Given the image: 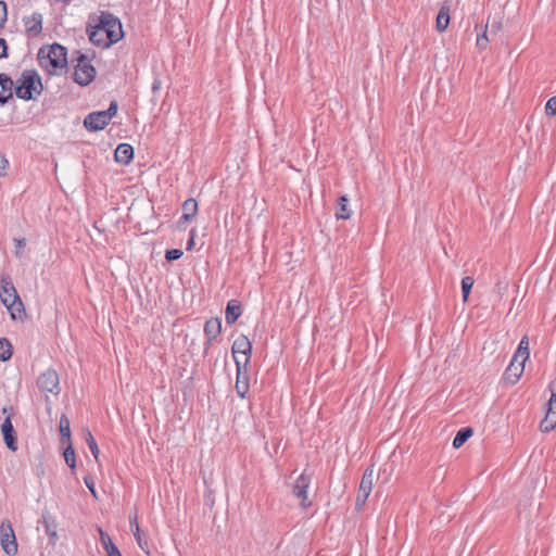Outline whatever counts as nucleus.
Wrapping results in <instances>:
<instances>
[{"instance_id": "35", "label": "nucleus", "mask_w": 556, "mask_h": 556, "mask_svg": "<svg viewBox=\"0 0 556 556\" xmlns=\"http://www.w3.org/2000/svg\"><path fill=\"white\" fill-rule=\"evenodd\" d=\"M182 251L179 249L167 250L165 253V258L169 262L179 260L182 256Z\"/></svg>"}, {"instance_id": "6", "label": "nucleus", "mask_w": 556, "mask_h": 556, "mask_svg": "<svg viewBox=\"0 0 556 556\" xmlns=\"http://www.w3.org/2000/svg\"><path fill=\"white\" fill-rule=\"evenodd\" d=\"M251 352L252 344L250 340L243 334L239 336L231 346V353L236 366H238V362H240L241 367H247L250 363Z\"/></svg>"}, {"instance_id": "25", "label": "nucleus", "mask_w": 556, "mask_h": 556, "mask_svg": "<svg viewBox=\"0 0 556 556\" xmlns=\"http://www.w3.org/2000/svg\"><path fill=\"white\" fill-rule=\"evenodd\" d=\"M349 199L346 195L339 198L336 208V217L338 219H349L351 217V211L348 208Z\"/></svg>"}, {"instance_id": "36", "label": "nucleus", "mask_w": 556, "mask_h": 556, "mask_svg": "<svg viewBox=\"0 0 556 556\" xmlns=\"http://www.w3.org/2000/svg\"><path fill=\"white\" fill-rule=\"evenodd\" d=\"M545 113L547 115H556V96L547 100L545 105Z\"/></svg>"}, {"instance_id": "46", "label": "nucleus", "mask_w": 556, "mask_h": 556, "mask_svg": "<svg viewBox=\"0 0 556 556\" xmlns=\"http://www.w3.org/2000/svg\"><path fill=\"white\" fill-rule=\"evenodd\" d=\"M65 2H68L70 0H64Z\"/></svg>"}, {"instance_id": "5", "label": "nucleus", "mask_w": 556, "mask_h": 556, "mask_svg": "<svg viewBox=\"0 0 556 556\" xmlns=\"http://www.w3.org/2000/svg\"><path fill=\"white\" fill-rule=\"evenodd\" d=\"M96 77V68L91 65L86 54L78 52L77 64L74 72V80L80 86H88Z\"/></svg>"}, {"instance_id": "27", "label": "nucleus", "mask_w": 556, "mask_h": 556, "mask_svg": "<svg viewBox=\"0 0 556 556\" xmlns=\"http://www.w3.org/2000/svg\"><path fill=\"white\" fill-rule=\"evenodd\" d=\"M540 429L543 432H551L556 429V413H546L544 419L540 424Z\"/></svg>"}, {"instance_id": "20", "label": "nucleus", "mask_w": 556, "mask_h": 556, "mask_svg": "<svg viewBox=\"0 0 556 556\" xmlns=\"http://www.w3.org/2000/svg\"><path fill=\"white\" fill-rule=\"evenodd\" d=\"M0 86L2 91L0 92V104L4 105L12 98V87L13 80L12 78L4 74H0Z\"/></svg>"}, {"instance_id": "15", "label": "nucleus", "mask_w": 556, "mask_h": 556, "mask_svg": "<svg viewBox=\"0 0 556 556\" xmlns=\"http://www.w3.org/2000/svg\"><path fill=\"white\" fill-rule=\"evenodd\" d=\"M236 367H237V379H236L235 388H236L237 394L241 399H244L249 391L248 368L241 367L240 362H238V366H236Z\"/></svg>"}, {"instance_id": "19", "label": "nucleus", "mask_w": 556, "mask_h": 556, "mask_svg": "<svg viewBox=\"0 0 556 556\" xmlns=\"http://www.w3.org/2000/svg\"><path fill=\"white\" fill-rule=\"evenodd\" d=\"M222 332V321L219 318H211L204 325V334L207 344H211Z\"/></svg>"}, {"instance_id": "23", "label": "nucleus", "mask_w": 556, "mask_h": 556, "mask_svg": "<svg viewBox=\"0 0 556 556\" xmlns=\"http://www.w3.org/2000/svg\"><path fill=\"white\" fill-rule=\"evenodd\" d=\"M241 315V305L237 300H230L226 306L225 319L228 325L235 324Z\"/></svg>"}, {"instance_id": "29", "label": "nucleus", "mask_w": 556, "mask_h": 556, "mask_svg": "<svg viewBox=\"0 0 556 556\" xmlns=\"http://www.w3.org/2000/svg\"><path fill=\"white\" fill-rule=\"evenodd\" d=\"M60 433L62 439H66L71 443L70 419L65 414H62L60 417Z\"/></svg>"}, {"instance_id": "28", "label": "nucleus", "mask_w": 556, "mask_h": 556, "mask_svg": "<svg viewBox=\"0 0 556 556\" xmlns=\"http://www.w3.org/2000/svg\"><path fill=\"white\" fill-rule=\"evenodd\" d=\"M12 356V344L5 338H0V361H9Z\"/></svg>"}, {"instance_id": "7", "label": "nucleus", "mask_w": 556, "mask_h": 556, "mask_svg": "<svg viewBox=\"0 0 556 556\" xmlns=\"http://www.w3.org/2000/svg\"><path fill=\"white\" fill-rule=\"evenodd\" d=\"M0 543L4 553L9 556L17 554V542L10 520L5 519L0 526Z\"/></svg>"}, {"instance_id": "38", "label": "nucleus", "mask_w": 556, "mask_h": 556, "mask_svg": "<svg viewBox=\"0 0 556 556\" xmlns=\"http://www.w3.org/2000/svg\"><path fill=\"white\" fill-rule=\"evenodd\" d=\"M14 243H15V248H16L15 255L17 257H21L23 255V250L26 247V239H24V238L14 239Z\"/></svg>"}, {"instance_id": "9", "label": "nucleus", "mask_w": 556, "mask_h": 556, "mask_svg": "<svg viewBox=\"0 0 556 556\" xmlns=\"http://www.w3.org/2000/svg\"><path fill=\"white\" fill-rule=\"evenodd\" d=\"M37 387L41 392H49L58 395L61 391L60 378L56 370L48 368L41 372L37 378Z\"/></svg>"}, {"instance_id": "41", "label": "nucleus", "mask_w": 556, "mask_h": 556, "mask_svg": "<svg viewBox=\"0 0 556 556\" xmlns=\"http://www.w3.org/2000/svg\"><path fill=\"white\" fill-rule=\"evenodd\" d=\"M488 41L489 39L486 33L484 31L481 36H478L477 46L481 49H484L486 47Z\"/></svg>"}, {"instance_id": "39", "label": "nucleus", "mask_w": 556, "mask_h": 556, "mask_svg": "<svg viewBox=\"0 0 556 556\" xmlns=\"http://www.w3.org/2000/svg\"><path fill=\"white\" fill-rule=\"evenodd\" d=\"M84 482H85L86 486L89 489V491L91 492L92 496L94 498H98L93 479L90 476H87L84 478Z\"/></svg>"}, {"instance_id": "24", "label": "nucleus", "mask_w": 556, "mask_h": 556, "mask_svg": "<svg viewBox=\"0 0 556 556\" xmlns=\"http://www.w3.org/2000/svg\"><path fill=\"white\" fill-rule=\"evenodd\" d=\"M530 356L529 351V338L528 336H523L519 342L517 351L514 354L515 361L521 359L522 362H527Z\"/></svg>"}, {"instance_id": "21", "label": "nucleus", "mask_w": 556, "mask_h": 556, "mask_svg": "<svg viewBox=\"0 0 556 556\" xmlns=\"http://www.w3.org/2000/svg\"><path fill=\"white\" fill-rule=\"evenodd\" d=\"M134 157V148L128 143H121L115 150V161L127 165Z\"/></svg>"}, {"instance_id": "22", "label": "nucleus", "mask_w": 556, "mask_h": 556, "mask_svg": "<svg viewBox=\"0 0 556 556\" xmlns=\"http://www.w3.org/2000/svg\"><path fill=\"white\" fill-rule=\"evenodd\" d=\"M450 11L448 4H443L441 7L435 20V29L439 33H443L447 29L451 20Z\"/></svg>"}, {"instance_id": "37", "label": "nucleus", "mask_w": 556, "mask_h": 556, "mask_svg": "<svg viewBox=\"0 0 556 556\" xmlns=\"http://www.w3.org/2000/svg\"><path fill=\"white\" fill-rule=\"evenodd\" d=\"M9 161L4 154H0V177L8 175Z\"/></svg>"}, {"instance_id": "33", "label": "nucleus", "mask_w": 556, "mask_h": 556, "mask_svg": "<svg viewBox=\"0 0 556 556\" xmlns=\"http://www.w3.org/2000/svg\"><path fill=\"white\" fill-rule=\"evenodd\" d=\"M98 531L100 535V542L105 551L110 548V546L115 545L110 535L105 531H103L101 528H99Z\"/></svg>"}, {"instance_id": "32", "label": "nucleus", "mask_w": 556, "mask_h": 556, "mask_svg": "<svg viewBox=\"0 0 556 556\" xmlns=\"http://www.w3.org/2000/svg\"><path fill=\"white\" fill-rule=\"evenodd\" d=\"M86 442H87L89 450L92 453L93 457L96 458V460H98L100 450H99V446L90 431H87Z\"/></svg>"}, {"instance_id": "8", "label": "nucleus", "mask_w": 556, "mask_h": 556, "mask_svg": "<svg viewBox=\"0 0 556 556\" xmlns=\"http://www.w3.org/2000/svg\"><path fill=\"white\" fill-rule=\"evenodd\" d=\"M98 24L108 33L110 38L119 41L123 36V27L119 18L110 12L102 11L98 17Z\"/></svg>"}, {"instance_id": "30", "label": "nucleus", "mask_w": 556, "mask_h": 556, "mask_svg": "<svg viewBox=\"0 0 556 556\" xmlns=\"http://www.w3.org/2000/svg\"><path fill=\"white\" fill-rule=\"evenodd\" d=\"M475 280L470 276H466L462 279V294L463 301L466 302L468 300L469 293L473 287Z\"/></svg>"}, {"instance_id": "11", "label": "nucleus", "mask_w": 556, "mask_h": 556, "mask_svg": "<svg viewBox=\"0 0 556 556\" xmlns=\"http://www.w3.org/2000/svg\"><path fill=\"white\" fill-rule=\"evenodd\" d=\"M312 478L306 472H302L294 482L292 493L299 500H301V506L307 508L311 506V502L307 497V490L311 485Z\"/></svg>"}, {"instance_id": "26", "label": "nucleus", "mask_w": 556, "mask_h": 556, "mask_svg": "<svg viewBox=\"0 0 556 556\" xmlns=\"http://www.w3.org/2000/svg\"><path fill=\"white\" fill-rule=\"evenodd\" d=\"M472 435V429L471 428H462L455 435L453 440V446L455 448H459L464 445V443Z\"/></svg>"}, {"instance_id": "16", "label": "nucleus", "mask_w": 556, "mask_h": 556, "mask_svg": "<svg viewBox=\"0 0 556 556\" xmlns=\"http://www.w3.org/2000/svg\"><path fill=\"white\" fill-rule=\"evenodd\" d=\"M42 14L34 12L30 16L24 17L26 31L29 36H38L42 30Z\"/></svg>"}, {"instance_id": "13", "label": "nucleus", "mask_w": 556, "mask_h": 556, "mask_svg": "<svg viewBox=\"0 0 556 556\" xmlns=\"http://www.w3.org/2000/svg\"><path fill=\"white\" fill-rule=\"evenodd\" d=\"M525 364L526 362H522L521 359L515 361V357L513 356L509 365L507 366L504 372V380L510 386L516 384L523 374Z\"/></svg>"}, {"instance_id": "17", "label": "nucleus", "mask_w": 556, "mask_h": 556, "mask_svg": "<svg viewBox=\"0 0 556 556\" xmlns=\"http://www.w3.org/2000/svg\"><path fill=\"white\" fill-rule=\"evenodd\" d=\"M1 431H2L3 439H4L7 446L11 451L15 452L17 450V442H16V437H15L14 428L11 422L10 416H8L4 419V421L1 426Z\"/></svg>"}, {"instance_id": "40", "label": "nucleus", "mask_w": 556, "mask_h": 556, "mask_svg": "<svg viewBox=\"0 0 556 556\" xmlns=\"http://www.w3.org/2000/svg\"><path fill=\"white\" fill-rule=\"evenodd\" d=\"M7 21V4L3 1H0V26H2Z\"/></svg>"}, {"instance_id": "12", "label": "nucleus", "mask_w": 556, "mask_h": 556, "mask_svg": "<svg viewBox=\"0 0 556 556\" xmlns=\"http://www.w3.org/2000/svg\"><path fill=\"white\" fill-rule=\"evenodd\" d=\"M89 40L97 47L109 48L118 42L114 38H110L108 33L97 23L88 29Z\"/></svg>"}, {"instance_id": "3", "label": "nucleus", "mask_w": 556, "mask_h": 556, "mask_svg": "<svg viewBox=\"0 0 556 556\" xmlns=\"http://www.w3.org/2000/svg\"><path fill=\"white\" fill-rule=\"evenodd\" d=\"M16 83L15 94L22 100L33 99L34 92L40 93L42 89L41 78L36 71H24Z\"/></svg>"}, {"instance_id": "2", "label": "nucleus", "mask_w": 556, "mask_h": 556, "mask_svg": "<svg viewBox=\"0 0 556 556\" xmlns=\"http://www.w3.org/2000/svg\"><path fill=\"white\" fill-rule=\"evenodd\" d=\"M38 60L41 66L46 67L49 73H55L67 65L66 49L59 43L42 47L38 52Z\"/></svg>"}, {"instance_id": "31", "label": "nucleus", "mask_w": 556, "mask_h": 556, "mask_svg": "<svg viewBox=\"0 0 556 556\" xmlns=\"http://www.w3.org/2000/svg\"><path fill=\"white\" fill-rule=\"evenodd\" d=\"M64 458H65L66 465L71 469L74 470L76 468V455H75V451H74V448H73L71 443L68 444V446L64 451Z\"/></svg>"}, {"instance_id": "44", "label": "nucleus", "mask_w": 556, "mask_h": 556, "mask_svg": "<svg viewBox=\"0 0 556 556\" xmlns=\"http://www.w3.org/2000/svg\"><path fill=\"white\" fill-rule=\"evenodd\" d=\"M152 91L157 92L162 88V81L159 78H155L152 83Z\"/></svg>"}, {"instance_id": "43", "label": "nucleus", "mask_w": 556, "mask_h": 556, "mask_svg": "<svg viewBox=\"0 0 556 556\" xmlns=\"http://www.w3.org/2000/svg\"><path fill=\"white\" fill-rule=\"evenodd\" d=\"M105 552H106L108 556H122V554L116 545L110 546V548H108Z\"/></svg>"}, {"instance_id": "42", "label": "nucleus", "mask_w": 556, "mask_h": 556, "mask_svg": "<svg viewBox=\"0 0 556 556\" xmlns=\"http://www.w3.org/2000/svg\"><path fill=\"white\" fill-rule=\"evenodd\" d=\"M7 49L8 47L5 40L3 38H0V59L8 56Z\"/></svg>"}, {"instance_id": "1", "label": "nucleus", "mask_w": 556, "mask_h": 556, "mask_svg": "<svg viewBox=\"0 0 556 556\" xmlns=\"http://www.w3.org/2000/svg\"><path fill=\"white\" fill-rule=\"evenodd\" d=\"M0 299L12 319L23 320L26 315L25 307L9 274L0 276Z\"/></svg>"}, {"instance_id": "10", "label": "nucleus", "mask_w": 556, "mask_h": 556, "mask_svg": "<svg viewBox=\"0 0 556 556\" xmlns=\"http://www.w3.org/2000/svg\"><path fill=\"white\" fill-rule=\"evenodd\" d=\"M374 466H369L365 469L358 489V494L356 497V507L361 508L367 501L374 485Z\"/></svg>"}, {"instance_id": "18", "label": "nucleus", "mask_w": 556, "mask_h": 556, "mask_svg": "<svg viewBox=\"0 0 556 556\" xmlns=\"http://www.w3.org/2000/svg\"><path fill=\"white\" fill-rule=\"evenodd\" d=\"M198 213V202L193 198L187 199L182 204V216L178 220L180 227L182 223H189Z\"/></svg>"}, {"instance_id": "14", "label": "nucleus", "mask_w": 556, "mask_h": 556, "mask_svg": "<svg viewBox=\"0 0 556 556\" xmlns=\"http://www.w3.org/2000/svg\"><path fill=\"white\" fill-rule=\"evenodd\" d=\"M129 522H130V530L134 533L137 544L144 553L150 554L149 541H148L147 535L144 533H142V531L139 527L137 514L129 517Z\"/></svg>"}, {"instance_id": "34", "label": "nucleus", "mask_w": 556, "mask_h": 556, "mask_svg": "<svg viewBox=\"0 0 556 556\" xmlns=\"http://www.w3.org/2000/svg\"><path fill=\"white\" fill-rule=\"evenodd\" d=\"M43 525H45L46 533L51 538H56V530H55L56 527H55L54 521H50L45 518Z\"/></svg>"}, {"instance_id": "45", "label": "nucleus", "mask_w": 556, "mask_h": 556, "mask_svg": "<svg viewBox=\"0 0 556 556\" xmlns=\"http://www.w3.org/2000/svg\"><path fill=\"white\" fill-rule=\"evenodd\" d=\"M194 232H195V230H194V229H192V230H191V237H190V239H189V241H188V243H187V250H188V251L192 249V245H193V243H194V242H193Z\"/></svg>"}, {"instance_id": "4", "label": "nucleus", "mask_w": 556, "mask_h": 556, "mask_svg": "<svg viewBox=\"0 0 556 556\" xmlns=\"http://www.w3.org/2000/svg\"><path fill=\"white\" fill-rule=\"evenodd\" d=\"M117 109V102L112 101L108 110L89 113L84 121L85 127L90 131L104 129L116 115Z\"/></svg>"}]
</instances>
